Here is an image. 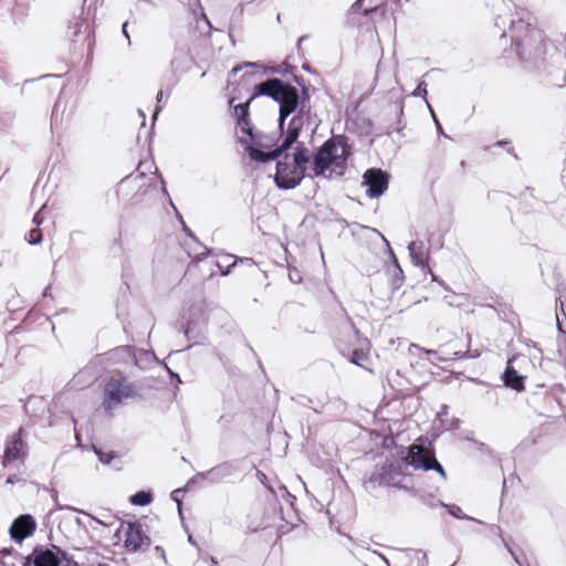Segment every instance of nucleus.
<instances>
[{"instance_id":"obj_1","label":"nucleus","mask_w":566,"mask_h":566,"mask_svg":"<svg viewBox=\"0 0 566 566\" xmlns=\"http://www.w3.org/2000/svg\"><path fill=\"white\" fill-rule=\"evenodd\" d=\"M516 18L511 21V38L522 59H537L544 53L545 41L543 33L533 27L532 14L524 9L516 11Z\"/></svg>"},{"instance_id":"obj_2","label":"nucleus","mask_w":566,"mask_h":566,"mask_svg":"<svg viewBox=\"0 0 566 566\" xmlns=\"http://www.w3.org/2000/svg\"><path fill=\"white\" fill-rule=\"evenodd\" d=\"M260 95L269 96L280 105L279 127L283 129L285 119L296 111L300 103L296 87L280 78H270L254 86L251 98Z\"/></svg>"},{"instance_id":"obj_3","label":"nucleus","mask_w":566,"mask_h":566,"mask_svg":"<svg viewBox=\"0 0 566 566\" xmlns=\"http://www.w3.org/2000/svg\"><path fill=\"white\" fill-rule=\"evenodd\" d=\"M310 161V151L304 147L296 149L292 160L289 155H285L284 160H277L274 177L276 186L281 189L295 188L305 177Z\"/></svg>"},{"instance_id":"obj_4","label":"nucleus","mask_w":566,"mask_h":566,"mask_svg":"<svg viewBox=\"0 0 566 566\" xmlns=\"http://www.w3.org/2000/svg\"><path fill=\"white\" fill-rule=\"evenodd\" d=\"M347 157L348 150L342 142L335 139L325 142L314 157V176H323L328 169L344 168Z\"/></svg>"},{"instance_id":"obj_5","label":"nucleus","mask_w":566,"mask_h":566,"mask_svg":"<svg viewBox=\"0 0 566 566\" xmlns=\"http://www.w3.org/2000/svg\"><path fill=\"white\" fill-rule=\"evenodd\" d=\"M136 390L133 384L123 378L109 379L104 388L103 406L105 411L113 416V411L118 408L123 402L136 396Z\"/></svg>"},{"instance_id":"obj_6","label":"nucleus","mask_w":566,"mask_h":566,"mask_svg":"<svg viewBox=\"0 0 566 566\" xmlns=\"http://www.w3.org/2000/svg\"><path fill=\"white\" fill-rule=\"evenodd\" d=\"M402 460L407 465L412 467L415 470H434L440 474L443 481L447 480L446 471L437 461L434 453L422 446L411 444L407 449Z\"/></svg>"},{"instance_id":"obj_7","label":"nucleus","mask_w":566,"mask_h":566,"mask_svg":"<svg viewBox=\"0 0 566 566\" xmlns=\"http://www.w3.org/2000/svg\"><path fill=\"white\" fill-rule=\"evenodd\" d=\"M363 185L367 186L366 193L369 198H378L388 188L389 176L381 169L370 168L363 176Z\"/></svg>"},{"instance_id":"obj_8","label":"nucleus","mask_w":566,"mask_h":566,"mask_svg":"<svg viewBox=\"0 0 566 566\" xmlns=\"http://www.w3.org/2000/svg\"><path fill=\"white\" fill-rule=\"evenodd\" d=\"M62 551L53 546V548H35L30 556L27 557L23 566H60Z\"/></svg>"},{"instance_id":"obj_9","label":"nucleus","mask_w":566,"mask_h":566,"mask_svg":"<svg viewBox=\"0 0 566 566\" xmlns=\"http://www.w3.org/2000/svg\"><path fill=\"white\" fill-rule=\"evenodd\" d=\"M22 429H19L17 433L11 436L10 440L6 444L3 454V464L7 465L13 461L21 460L28 457L29 448L27 442L22 439Z\"/></svg>"},{"instance_id":"obj_10","label":"nucleus","mask_w":566,"mask_h":566,"mask_svg":"<svg viewBox=\"0 0 566 566\" xmlns=\"http://www.w3.org/2000/svg\"><path fill=\"white\" fill-rule=\"evenodd\" d=\"M36 528L34 518L29 514L20 515L10 527V535L13 541L21 543L24 538L32 535Z\"/></svg>"},{"instance_id":"obj_11","label":"nucleus","mask_w":566,"mask_h":566,"mask_svg":"<svg viewBox=\"0 0 566 566\" xmlns=\"http://www.w3.org/2000/svg\"><path fill=\"white\" fill-rule=\"evenodd\" d=\"M234 472V468L231 463L224 462L219 464L206 472L198 473L197 480H208L211 483H219L224 479L231 476Z\"/></svg>"},{"instance_id":"obj_12","label":"nucleus","mask_w":566,"mask_h":566,"mask_svg":"<svg viewBox=\"0 0 566 566\" xmlns=\"http://www.w3.org/2000/svg\"><path fill=\"white\" fill-rule=\"evenodd\" d=\"M408 252L415 265L420 266L422 269L427 268L429 251L426 248L423 241H411L408 244Z\"/></svg>"},{"instance_id":"obj_13","label":"nucleus","mask_w":566,"mask_h":566,"mask_svg":"<svg viewBox=\"0 0 566 566\" xmlns=\"http://www.w3.org/2000/svg\"><path fill=\"white\" fill-rule=\"evenodd\" d=\"M303 124H304V119L302 116V111H300L298 114L295 115L290 120L286 136H285L284 140L282 142L283 149H289L297 140L300 133L302 130Z\"/></svg>"},{"instance_id":"obj_14","label":"nucleus","mask_w":566,"mask_h":566,"mask_svg":"<svg viewBox=\"0 0 566 566\" xmlns=\"http://www.w3.org/2000/svg\"><path fill=\"white\" fill-rule=\"evenodd\" d=\"M146 541H148V538L144 536L140 525L129 523L126 531V547L137 551L145 544Z\"/></svg>"},{"instance_id":"obj_15","label":"nucleus","mask_w":566,"mask_h":566,"mask_svg":"<svg viewBox=\"0 0 566 566\" xmlns=\"http://www.w3.org/2000/svg\"><path fill=\"white\" fill-rule=\"evenodd\" d=\"M386 0H357L350 8L352 13H363L367 15L377 11Z\"/></svg>"},{"instance_id":"obj_16","label":"nucleus","mask_w":566,"mask_h":566,"mask_svg":"<svg viewBox=\"0 0 566 566\" xmlns=\"http://www.w3.org/2000/svg\"><path fill=\"white\" fill-rule=\"evenodd\" d=\"M247 150L249 151V155L253 160L260 161V163H266L270 160L277 159L286 149H283L282 145H281L275 150L270 151V153H264L254 147H248Z\"/></svg>"},{"instance_id":"obj_17","label":"nucleus","mask_w":566,"mask_h":566,"mask_svg":"<svg viewBox=\"0 0 566 566\" xmlns=\"http://www.w3.org/2000/svg\"><path fill=\"white\" fill-rule=\"evenodd\" d=\"M248 108L249 102L244 104H238L234 106V114L238 118V123L242 132L247 133L248 135H251L250 123L248 120Z\"/></svg>"},{"instance_id":"obj_18","label":"nucleus","mask_w":566,"mask_h":566,"mask_svg":"<svg viewBox=\"0 0 566 566\" xmlns=\"http://www.w3.org/2000/svg\"><path fill=\"white\" fill-rule=\"evenodd\" d=\"M503 380L505 386L511 387L517 391L523 390V378L517 374L515 369L512 367H507L504 375Z\"/></svg>"},{"instance_id":"obj_19","label":"nucleus","mask_w":566,"mask_h":566,"mask_svg":"<svg viewBox=\"0 0 566 566\" xmlns=\"http://www.w3.org/2000/svg\"><path fill=\"white\" fill-rule=\"evenodd\" d=\"M350 363L360 366L367 370L370 371V369L367 366V363L369 360V352L365 350L364 348L355 349L350 356Z\"/></svg>"},{"instance_id":"obj_20","label":"nucleus","mask_w":566,"mask_h":566,"mask_svg":"<svg viewBox=\"0 0 566 566\" xmlns=\"http://www.w3.org/2000/svg\"><path fill=\"white\" fill-rule=\"evenodd\" d=\"M181 327H182L184 334L186 335V337L188 339L196 340L203 336V327L202 326H197V325H192V323H188L186 326L182 325Z\"/></svg>"},{"instance_id":"obj_21","label":"nucleus","mask_w":566,"mask_h":566,"mask_svg":"<svg viewBox=\"0 0 566 566\" xmlns=\"http://www.w3.org/2000/svg\"><path fill=\"white\" fill-rule=\"evenodd\" d=\"M130 501L134 505L145 506L151 502V494L149 492L139 491L132 496Z\"/></svg>"},{"instance_id":"obj_22","label":"nucleus","mask_w":566,"mask_h":566,"mask_svg":"<svg viewBox=\"0 0 566 566\" xmlns=\"http://www.w3.org/2000/svg\"><path fill=\"white\" fill-rule=\"evenodd\" d=\"M93 448H94V452L97 455L98 460L104 464H109L111 461L115 458L114 451L105 452L102 449H98L96 447H93Z\"/></svg>"},{"instance_id":"obj_23","label":"nucleus","mask_w":566,"mask_h":566,"mask_svg":"<svg viewBox=\"0 0 566 566\" xmlns=\"http://www.w3.org/2000/svg\"><path fill=\"white\" fill-rule=\"evenodd\" d=\"M27 239H28L29 243L38 244L42 240V233L39 229H32V230H30Z\"/></svg>"},{"instance_id":"obj_24","label":"nucleus","mask_w":566,"mask_h":566,"mask_svg":"<svg viewBox=\"0 0 566 566\" xmlns=\"http://www.w3.org/2000/svg\"><path fill=\"white\" fill-rule=\"evenodd\" d=\"M426 95H427V87H426L424 82H421V83H419L417 88L412 92V96H415V97H420L421 96V97L426 98ZM424 101H426V103H427V105H428V107L430 109L431 108L430 104L428 103L427 99H424Z\"/></svg>"},{"instance_id":"obj_25","label":"nucleus","mask_w":566,"mask_h":566,"mask_svg":"<svg viewBox=\"0 0 566 566\" xmlns=\"http://www.w3.org/2000/svg\"><path fill=\"white\" fill-rule=\"evenodd\" d=\"M243 67H261V65L259 63H255V62H245L242 65H238V66L233 67L232 69V73L239 72Z\"/></svg>"},{"instance_id":"obj_26","label":"nucleus","mask_w":566,"mask_h":566,"mask_svg":"<svg viewBox=\"0 0 566 566\" xmlns=\"http://www.w3.org/2000/svg\"><path fill=\"white\" fill-rule=\"evenodd\" d=\"M182 493V490L181 489H177L175 491L171 492V499L177 502L178 504V509H180V505H181V500H180V494ZM181 510H179L180 512Z\"/></svg>"},{"instance_id":"obj_27","label":"nucleus","mask_w":566,"mask_h":566,"mask_svg":"<svg viewBox=\"0 0 566 566\" xmlns=\"http://www.w3.org/2000/svg\"><path fill=\"white\" fill-rule=\"evenodd\" d=\"M380 483L398 486V483L395 482V479L392 476H388L387 474H385L380 478Z\"/></svg>"},{"instance_id":"obj_28","label":"nucleus","mask_w":566,"mask_h":566,"mask_svg":"<svg viewBox=\"0 0 566 566\" xmlns=\"http://www.w3.org/2000/svg\"><path fill=\"white\" fill-rule=\"evenodd\" d=\"M12 558L11 554L9 552H1L0 553V566H6L8 563L4 560V558Z\"/></svg>"},{"instance_id":"obj_29","label":"nucleus","mask_w":566,"mask_h":566,"mask_svg":"<svg viewBox=\"0 0 566 566\" xmlns=\"http://www.w3.org/2000/svg\"><path fill=\"white\" fill-rule=\"evenodd\" d=\"M430 112L432 113V116H433V119H434V122H436V124H437V128H438V130H439V132H442V127H441L440 123L438 122V119H437V117H436V115H434V113H433L432 108H430Z\"/></svg>"},{"instance_id":"obj_30","label":"nucleus","mask_w":566,"mask_h":566,"mask_svg":"<svg viewBox=\"0 0 566 566\" xmlns=\"http://www.w3.org/2000/svg\"><path fill=\"white\" fill-rule=\"evenodd\" d=\"M126 28H127V23L125 22V23L123 24V27H122L123 34L127 38L128 43H130L129 35H128V33H127Z\"/></svg>"},{"instance_id":"obj_31","label":"nucleus","mask_w":566,"mask_h":566,"mask_svg":"<svg viewBox=\"0 0 566 566\" xmlns=\"http://www.w3.org/2000/svg\"><path fill=\"white\" fill-rule=\"evenodd\" d=\"M460 513H461V509L460 507H455L454 510L451 511V514L457 516V517H461Z\"/></svg>"},{"instance_id":"obj_32","label":"nucleus","mask_w":566,"mask_h":566,"mask_svg":"<svg viewBox=\"0 0 566 566\" xmlns=\"http://www.w3.org/2000/svg\"><path fill=\"white\" fill-rule=\"evenodd\" d=\"M163 96H164V92H163V90H160V91L157 93V97H156V99H157V104H159V103L161 102Z\"/></svg>"},{"instance_id":"obj_33","label":"nucleus","mask_w":566,"mask_h":566,"mask_svg":"<svg viewBox=\"0 0 566 566\" xmlns=\"http://www.w3.org/2000/svg\"><path fill=\"white\" fill-rule=\"evenodd\" d=\"M33 221L36 223V224H40L42 222V219L40 218V213H36L33 218Z\"/></svg>"},{"instance_id":"obj_34","label":"nucleus","mask_w":566,"mask_h":566,"mask_svg":"<svg viewBox=\"0 0 566 566\" xmlns=\"http://www.w3.org/2000/svg\"><path fill=\"white\" fill-rule=\"evenodd\" d=\"M15 482V476L14 475H11L7 479V483L9 484H13Z\"/></svg>"},{"instance_id":"obj_35","label":"nucleus","mask_w":566,"mask_h":566,"mask_svg":"<svg viewBox=\"0 0 566 566\" xmlns=\"http://www.w3.org/2000/svg\"><path fill=\"white\" fill-rule=\"evenodd\" d=\"M160 109H161V106H159V105H158V106L156 107V111H155L154 116H153V118H154V119H156V117H157V115H158V113H159V111H160Z\"/></svg>"},{"instance_id":"obj_36","label":"nucleus","mask_w":566,"mask_h":566,"mask_svg":"<svg viewBox=\"0 0 566 566\" xmlns=\"http://www.w3.org/2000/svg\"><path fill=\"white\" fill-rule=\"evenodd\" d=\"M212 566H217L218 562L214 557L210 558Z\"/></svg>"},{"instance_id":"obj_37","label":"nucleus","mask_w":566,"mask_h":566,"mask_svg":"<svg viewBox=\"0 0 566 566\" xmlns=\"http://www.w3.org/2000/svg\"><path fill=\"white\" fill-rule=\"evenodd\" d=\"M397 468L394 465V464H390V470L394 471L396 470Z\"/></svg>"},{"instance_id":"obj_38","label":"nucleus","mask_w":566,"mask_h":566,"mask_svg":"<svg viewBox=\"0 0 566 566\" xmlns=\"http://www.w3.org/2000/svg\"><path fill=\"white\" fill-rule=\"evenodd\" d=\"M395 263H396L397 268L400 270V266L398 264V260L397 259H395Z\"/></svg>"},{"instance_id":"obj_39","label":"nucleus","mask_w":566,"mask_h":566,"mask_svg":"<svg viewBox=\"0 0 566 566\" xmlns=\"http://www.w3.org/2000/svg\"><path fill=\"white\" fill-rule=\"evenodd\" d=\"M557 322H559V321L557 319ZM558 329L563 332L560 323H558Z\"/></svg>"},{"instance_id":"obj_40","label":"nucleus","mask_w":566,"mask_h":566,"mask_svg":"<svg viewBox=\"0 0 566 566\" xmlns=\"http://www.w3.org/2000/svg\"><path fill=\"white\" fill-rule=\"evenodd\" d=\"M419 554H421V557H422L423 559L427 557L424 553H421V552H420Z\"/></svg>"},{"instance_id":"obj_41","label":"nucleus","mask_w":566,"mask_h":566,"mask_svg":"<svg viewBox=\"0 0 566 566\" xmlns=\"http://www.w3.org/2000/svg\"><path fill=\"white\" fill-rule=\"evenodd\" d=\"M430 273L432 275V280L436 281L437 279H436L434 274L431 271H430Z\"/></svg>"},{"instance_id":"obj_42","label":"nucleus","mask_w":566,"mask_h":566,"mask_svg":"<svg viewBox=\"0 0 566 566\" xmlns=\"http://www.w3.org/2000/svg\"><path fill=\"white\" fill-rule=\"evenodd\" d=\"M382 239H384L385 243H386L387 245H389L388 240H386L384 237H382Z\"/></svg>"},{"instance_id":"obj_43","label":"nucleus","mask_w":566,"mask_h":566,"mask_svg":"<svg viewBox=\"0 0 566 566\" xmlns=\"http://www.w3.org/2000/svg\"><path fill=\"white\" fill-rule=\"evenodd\" d=\"M97 566H109V565H107V564H98Z\"/></svg>"}]
</instances>
